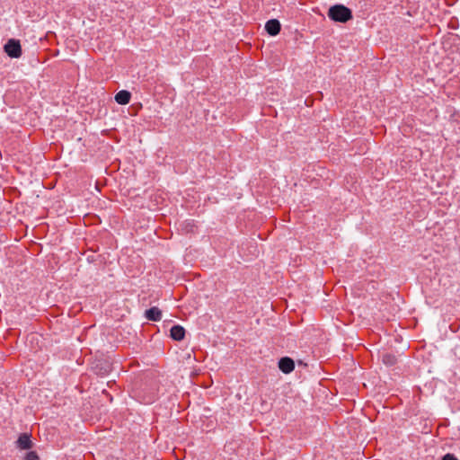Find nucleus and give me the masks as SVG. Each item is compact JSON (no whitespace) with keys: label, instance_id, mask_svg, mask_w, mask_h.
Listing matches in <instances>:
<instances>
[{"label":"nucleus","instance_id":"9b49d317","mask_svg":"<svg viewBox=\"0 0 460 460\" xmlns=\"http://www.w3.org/2000/svg\"><path fill=\"white\" fill-rule=\"evenodd\" d=\"M442 460H458L454 455L452 454H446L443 457H442Z\"/></svg>","mask_w":460,"mask_h":460},{"label":"nucleus","instance_id":"f8f14e48","mask_svg":"<svg viewBox=\"0 0 460 460\" xmlns=\"http://www.w3.org/2000/svg\"><path fill=\"white\" fill-rule=\"evenodd\" d=\"M34 337H35V335H34V334H32V335L31 336V340H33V339H34Z\"/></svg>","mask_w":460,"mask_h":460},{"label":"nucleus","instance_id":"7ed1b4c3","mask_svg":"<svg viewBox=\"0 0 460 460\" xmlns=\"http://www.w3.org/2000/svg\"><path fill=\"white\" fill-rule=\"evenodd\" d=\"M279 368L284 373V374H289L291 373L295 368V362L294 360L289 357H283L279 360Z\"/></svg>","mask_w":460,"mask_h":460},{"label":"nucleus","instance_id":"0eeeda50","mask_svg":"<svg viewBox=\"0 0 460 460\" xmlns=\"http://www.w3.org/2000/svg\"><path fill=\"white\" fill-rule=\"evenodd\" d=\"M170 336L174 341H181L185 336V329L181 325H173L170 330Z\"/></svg>","mask_w":460,"mask_h":460},{"label":"nucleus","instance_id":"39448f33","mask_svg":"<svg viewBox=\"0 0 460 460\" xmlns=\"http://www.w3.org/2000/svg\"><path fill=\"white\" fill-rule=\"evenodd\" d=\"M145 317L148 321L157 322L160 321L162 318V311L156 307L153 306L145 312Z\"/></svg>","mask_w":460,"mask_h":460},{"label":"nucleus","instance_id":"20e7f679","mask_svg":"<svg viewBox=\"0 0 460 460\" xmlns=\"http://www.w3.org/2000/svg\"><path fill=\"white\" fill-rule=\"evenodd\" d=\"M281 29L280 22L277 19H270L265 24V30L270 36H276Z\"/></svg>","mask_w":460,"mask_h":460},{"label":"nucleus","instance_id":"423d86ee","mask_svg":"<svg viewBox=\"0 0 460 460\" xmlns=\"http://www.w3.org/2000/svg\"><path fill=\"white\" fill-rule=\"evenodd\" d=\"M16 444L20 449H31L32 447L31 437L27 433L21 434L16 441Z\"/></svg>","mask_w":460,"mask_h":460},{"label":"nucleus","instance_id":"f03ea898","mask_svg":"<svg viewBox=\"0 0 460 460\" xmlns=\"http://www.w3.org/2000/svg\"><path fill=\"white\" fill-rule=\"evenodd\" d=\"M5 53L12 58H18L22 56V47L20 41L15 39H10L4 45Z\"/></svg>","mask_w":460,"mask_h":460},{"label":"nucleus","instance_id":"6e6552de","mask_svg":"<svg viewBox=\"0 0 460 460\" xmlns=\"http://www.w3.org/2000/svg\"><path fill=\"white\" fill-rule=\"evenodd\" d=\"M115 102L121 105H126L130 102L131 93L127 90H121L115 94Z\"/></svg>","mask_w":460,"mask_h":460},{"label":"nucleus","instance_id":"f257e3e1","mask_svg":"<svg viewBox=\"0 0 460 460\" xmlns=\"http://www.w3.org/2000/svg\"><path fill=\"white\" fill-rule=\"evenodd\" d=\"M328 16L331 20L339 22H347L352 19V12L342 4H335L330 7Z\"/></svg>","mask_w":460,"mask_h":460},{"label":"nucleus","instance_id":"1a4fd4ad","mask_svg":"<svg viewBox=\"0 0 460 460\" xmlns=\"http://www.w3.org/2000/svg\"><path fill=\"white\" fill-rule=\"evenodd\" d=\"M382 361L384 362V364H385L386 366H394L396 361H397V358L393 354H390V353H385L382 356Z\"/></svg>","mask_w":460,"mask_h":460},{"label":"nucleus","instance_id":"9d476101","mask_svg":"<svg viewBox=\"0 0 460 460\" xmlns=\"http://www.w3.org/2000/svg\"><path fill=\"white\" fill-rule=\"evenodd\" d=\"M25 460H39V456L36 452L30 451L27 453Z\"/></svg>","mask_w":460,"mask_h":460}]
</instances>
